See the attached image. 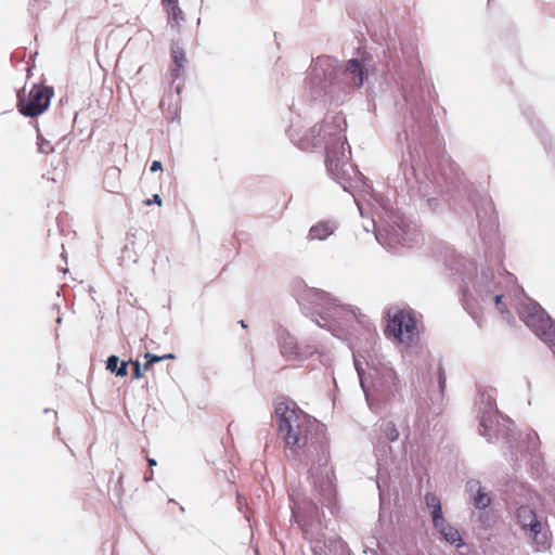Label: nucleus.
Wrapping results in <instances>:
<instances>
[{
	"label": "nucleus",
	"mask_w": 555,
	"mask_h": 555,
	"mask_svg": "<svg viewBox=\"0 0 555 555\" xmlns=\"http://www.w3.org/2000/svg\"><path fill=\"white\" fill-rule=\"evenodd\" d=\"M274 413L279 431L289 451L307 463L315 486L332 490L333 472L328 467V448L321 437L313 434L314 421L287 398H279Z\"/></svg>",
	"instance_id": "obj_1"
},
{
	"label": "nucleus",
	"mask_w": 555,
	"mask_h": 555,
	"mask_svg": "<svg viewBox=\"0 0 555 555\" xmlns=\"http://www.w3.org/2000/svg\"><path fill=\"white\" fill-rule=\"evenodd\" d=\"M326 145L325 165L327 171L335 178H341L346 171L350 149L346 147L347 142L341 132L332 124L322 122L313 126L309 132L300 140V149Z\"/></svg>",
	"instance_id": "obj_2"
},
{
	"label": "nucleus",
	"mask_w": 555,
	"mask_h": 555,
	"mask_svg": "<svg viewBox=\"0 0 555 555\" xmlns=\"http://www.w3.org/2000/svg\"><path fill=\"white\" fill-rule=\"evenodd\" d=\"M371 389L365 388L366 379L361 376V385L365 391L366 399L375 397L382 402H388L400 392V380L396 371L387 365L373 369L370 372Z\"/></svg>",
	"instance_id": "obj_3"
},
{
	"label": "nucleus",
	"mask_w": 555,
	"mask_h": 555,
	"mask_svg": "<svg viewBox=\"0 0 555 555\" xmlns=\"http://www.w3.org/2000/svg\"><path fill=\"white\" fill-rule=\"evenodd\" d=\"M519 317L552 350L555 356V322L535 302L522 305Z\"/></svg>",
	"instance_id": "obj_4"
},
{
	"label": "nucleus",
	"mask_w": 555,
	"mask_h": 555,
	"mask_svg": "<svg viewBox=\"0 0 555 555\" xmlns=\"http://www.w3.org/2000/svg\"><path fill=\"white\" fill-rule=\"evenodd\" d=\"M516 278L508 273H500L494 281H480L476 285V293L482 302L493 301L501 314H508L509 311L503 302L511 291L516 287Z\"/></svg>",
	"instance_id": "obj_5"
},
{
	"label": "nucleus",
	"mask_w": 555,
	"mask_h": 555,
	"mask_svg": "<svg viewBox=\"0 0 555 555\" xmlns=\"http://www.w3.org/2000/svg\"><path fill=\"white\" fill-rule=\"evenodd\" d=\"M53 94L52 87L34 85L28 94L25 90L17 93V108L24 116H39L49 107Z\"/></svg>",
	"instance_id": "obj_6"
},
{
	"label": "nucleus",
	"mask_w": 555,
	"mask_h": 555,
	"mask_svg": "<svg viewBox=\"0 0 555 555\" xmlns=\"http://www.w3.org/2000/svg\"><path fill=\"white\" fill-rule=\"evenodd\" d=\"M385 335L400 343L411 344L416 336V323L413 315L404 310L396 312L388 321Z\"/></svg>",
	"instance_id": "obj_7"
},
{
	"label": "nucleus",
	"mask_w": 555,
	"mask_h": 555,
	"mask_svg": "<svg viewBox=\"0 0 555 555\" xmlns=\"http://www.w3.org/2000/svg\"><path fill=\"white\" fill-rule=\"evenodd\" d=\"M517 519L521 528L528 531L529 535L538 545H546V533L541 532L542 526L537 519V515L533 509L528 506H520L517 509Z\"/></svg>",
	"instance_id": "obj_8"
},
{
	"label": "nucleus",
	"mask_w": 555,
	"mask_h": 555,
	"mask_svg": "<svg viewBox=\"0 0 555 555\" xmlns=\"http://www.w3.org/2000/svg\"><path fill=\"white\" fill-rule=\"evenodd\" d=\"M162 5L167 13L168 25L179 31L181 22L184 21V14L178 4V0H162Z\"/></svg>",
	"instance_id": "obj_9"
},
{
	"label": "nucleus",
	"mask_w": 555,
	"mask_h": 555,
	"mask_svg": "<svg viewBox=\"0 0 555 555\" xmlns=\"http://www.w3.org/2000/svg\"><path fill=\"white\" fill-rule=\"evenodd\" d=\"M344 74L347 81L354 87L362 86L366 77L362 64L354 59L348 61Z\"/></svg>",
	"instance_id": "obj_10"
},
{
	"label": "nucleus",
	"mask_w": 555,
	"mask_h": 555,
	"mask_svg": "<svg viewBox=\"0 0 555 555\" xmlns=\"http://www.w3.org/2000/svg\"><path fill=\"white\" fill-rule=\"evenodd\" d=\"M466 487L470 493H476L473 498V502L476 508L483 509L490 505L491 498L488 493L482 491L479 481L470 480L467 482Z\"/></svg>",
	"instance_id": "obj_11"
},
{
	"label": "nucleus",
	"mask_w": 555,
	"mask_h": 555,
	"mask_svg": "<svg viewBox=\"0 0 555 555\" xmlns=\"http://www.w3.org/2000/svg\"><path fill=\"white\" fill-rule=\"evenodd\" d=\"M121 170L118 167H109L106 169L103 179V186L109 193H118L121 186Z\"/></svg>",
	"instance_id": "obj_12"
},
{
	"label": "nucleus",
	"mask_w": 555,
	"mask_h": 555,
	"mask_svg": "<svg viewBox=\"0 0 555 555\" xmlns=\"http://www.w3.org/2000/svg\"><path fill=\"white\" fill-rule=\"evenodd\" d=\"M334 233V225L328 221H320L309 230L308 240L323 241Z\"/></svg>",
	"instance_id": "obj_13"
},
{
	"label": "nucleus",
	"mask_w": 555,
	"mask_h": 555,
	"mask_svg": "<svg viewBox=\"0 0 555 555\" xmlns=\"http://www.w3.org/2000/svg\"><path fill=\"white\" fill-rule=\"evenodd\" d=\"M175 358H176V356L173 353H165L163 356H156L151 352H146L144 354V359L146 360L144 363V371H151L152 365L155 362H159V361L167 360V359H175Z\"/></svg>",
	"instance_id": "obj_14"
},
{
	"label": "nucleus",
	"mask_w": 555,
	"mask_h": 555,
	"mask_svg": "<svg viewBox=\"0 0 555 555\" xmlns=\"http://www.w3.org/2000/svg\"><path fill=\"white\" fill-rule=\"evenodd\" d=\"M438 528L448 542L455 543L457 541H461L460 533L456 529H454L450 526H447L444 524L440 525V527H438Z\"/></svg>",
	"instance_id": "obj_15"
},
{
	"label": "nucleus",
	"mask_w": 555,
	"mask_h": 555,
	"mask_svg": "<svg viewBox=\"0 0 555 555\" xmlns=\"http://www.w3.org/2000/svg\"><path fill=\"white\" fill-rule=\"evenodd\" d=\"M463 305L464 308L468 311V313L478 322L480 323L481 320V313L477 310L475 305L473 304V300L469 296L465 295L463 298Z\"/></svg>",
	"instance_id": "obj_16"
},
{
	"label": "nucleus",
	"mask_w": 555,
	"mask_h": 555,
	"mask_svg": "<svg viewBox=\"0 0 555 555\" xmlns=\"http://www.w3.org/2000/svg\"><path fill=\"white\" fill-rule=\"evenodd\" d=\"M171 55L178 69L182 68L185 63V53L182 48L175 46L171 49Z\"/></svg>",
	"instance_id": "obj_17"
},
{
	"label": "nucleus",
	"mask_w": 555,
	"mask_h": 555,
	"mask_svg": "<svg viewBox=\"0 0 555 555\" xmlns=\"http://www.w3.org/2000/svg\"><path fill=\"white\" fill-rule=\"evenodd\" d=\"M431 517L435 527H440V525H443L444 519L442 517L441 504L438 507L431 509Z\"/></svg>",
	"instance_id": "obj_18"
},
{
	"label": "nucleus",
	"mask_w": 555,
	"mask_h": 555,
	"mask_svg": "<svg viewBox=\"0 0 555 555\" xmlns=\"http://www.w3.org/2000/svg\"><path fill=\"white\" fill-rule=\"evenodd\" d=\"M385 434L390 441H396L399 438V431L393 423L386 424Z\"/></svg>",
	"instance_id": "obj_19"
},
{
	"label": "nucleus",
	"mask_w": 555,
	"mask_h": 555,
	"mask_svg": "<svg viewBox=\"0 0 555 555\" xmlns=\"http://www.w3.org/2000/svg\"><path fill=\"white\" fill-rule=\"evenodd\" d=\"M38 150L40 153L48 155L51 154L54 149L48 140L39 138Z\"/></svg>",
	"instance_id": "obj_20"
},
{
	"label": "nucleus",
	"mask_w": 555,
	"mask_h": 555,
	"mask_svg": "<svg viewBox=\"0 0 555 555\" xmlns=\"http://www.w3.org/2000/svg\"><path fill=\"white\" fill-rule=\"evenodd\" d=\"M425 501L430 509L436 508L440 505V500L433 493H427L425 496Z\"/></svg>",
	"instance_id": "obj_21"
},
{
	"label": "nucleus",
	"mask_w": 555,
	"mask_h": 555,
	"mask_svg": "<svg viewBox=\"0 0 555 555\" xmlns=\"http://www.w3.org/2000/svg\"><path fill=\"white\" fill-rule=\"evenodd\" d=\"M119 359L117 356H111L108 357L106 361V369L111 371L112 373H115L118 369Z\"/></svg>",
	"instance_id": "obj_22"
},
{
	"label": "nucleus",
	"mask_w": 555,
	"mask_h": 555,
	"mask_svg": "<svg viewBox=\"0 0 555 555\" xmlns=\"http://www.w3.org/2000/svg\"><path fill=\"white\" fill-rule=\"evenodd\" d=\"M132 366H133V374H132L133 378L139 379V378L143 377V375L146 371H144V367L143 369L141 367L140 362L139 361L132 362Z\"/></svg>",
	"instance_id": "obj_23"
},
{
	"label": "nucleus",
	"mask_w": 555,
	"mask_h": 555,
	"mask_svg": "<svg viewBox=\"0 0 555 555\" xmlns=\"http://www.w3.org/2000/svg\"><path fill=\"white\" fill-rule=\"evenodd\" d=\"M128 362L124 361L118 366L117 371L115 372L117 376L125 377L128 374Z\"/></svg>",
	"instance_id": "obj_24"
},
{
	"label": "nucleus",
	"mask_w": 555,
	"mask_h": 555,
	"mask_svg": "<svg viewBox=\"0 0 555 555\" xmlns=\"http://www.w3.org/2000/svg\"><path fill=\"white\" fill-rule=\"evenodd\" d=\"M439 386H440L441 392H443L444 387H446V375H444V372L442 369L439 370Z\"/></svg>",
	"instance_id": "obj_25"
},
{
	"label": "nucleus",
	"mask_w": 555,
	"mask_h": 555,
	"mask_svg": "<svg viewBox=\"0 0 555 555\" xmlns=\"http://www.w3.org/2000/svg\"><path fill=\"white\" fill-rule=\"evenodd\" d=\"M146 205H152V204H157L158 206L162 205V198L159 197L158 194H154L152 199H147L145 202Z\"/></svg>",
	"instance_id": "obj_26"
},
{
	"label": "nucleus",
	"mask_w": 555,
	"mask_h": 555,
	"mask_svg": "<svg viewBox=\"0 0 555 555\" xmlns=\"http://www.w3.org/2000/svg\"><path fill=\"white\" fill-rule=\"evenodd\" d=\"M163 167H162V163L159 160H154L150 167V170L152 172H155V171H158V170H162Z\"/></svg>",
	"instance_id": "obj_27"
},
{
	"label": "nucleus",
	"mask_w": 555,
	"mask_h": 555,
	"mask_svg": "<svg viewBox=\"0 0 555 555\" xmlns=\"http://www.w3.org/2000/svg\"><path fill=\"white\" fill-rule=\"evenodd\" d=\"M144 479H145V481L152 480L153 479V470L146 472L144 474Z\"/></svg>",
	"instance_id": "obj_28"
},
{
	"label": "nucleus",
	"mask_w": 555,
	"mask_h": 555,
	"mask_svg": "<svg viewBox=\"0 0 555 555\" xmlns=\"http://www.w3.org/2000/svg\"><path fill=\"white\" fill-rule=\"evenodd\" d=\"M147 463H149V465H150L151 467H152V466H156V465H157V463H156V461H155L154 459H147Z\"/></svg>",
	"instance_id": "obj_29"
}]
</instances>
